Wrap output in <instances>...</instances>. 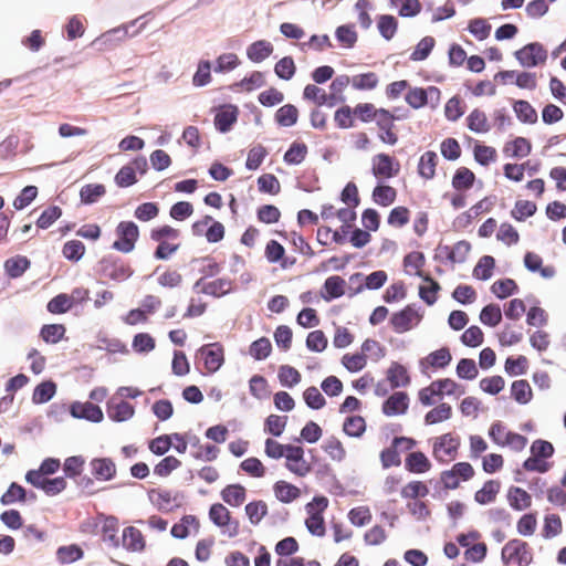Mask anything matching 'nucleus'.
Returning <instances> with one entry per match:
<instances>
[{
    "label": "nucleus",
    "mask_w": 566,
    "mask_h": 566,
    "mask_svg": "<svg viewBox=\"0 0 566 566\" xmlns=\"http://www.w3.org/2000/svg\"><path fill=\"white\" fill-rule=\"evenodd\" d=\"M530 452L531 455L522 463L525 471L544 474L552 469L553 463L547 460L554 457L555 447L551 441L541 438L534 440Z\"/></svg>",
    "instance_id": "1"
},
{
    "label": "nucleus",
    "mask_w": 566,
    "mask_h": 566,
    "mask_svg": "<svg viewBox=\"0 0 566 566\" xmlns=\"http://www.w3.org/2000/svg\"><path fill=\"white\" fill-rule=\"evenodd\" d=\"M94 272L115 282H124L134 274V270L115 254L104 255L94 266Z\"/></svg>",
    "instance_id": "2"
},
{
    "label": "nucleus",
    "mask_w": 566,
    "mask_h": 566,
    "mask_svg": "<svg viewBox=\"0 0 566 566\" xmlns=\"http://www.w3.org/2000/svg\"><path fill=\"white\" fill-rule=\"evenodd\" d=\"M421 306L417 303L407 304L403 308L390 315L389 324L397 334L411 331L422 319Z\"/></svg>",
    "instance_id": "3"
},
{
    "label": "nucleus",
    "mask_w": 566,
    "mask_h": 566,
    "mask_svg": "<svg viewBox=\"0 0 566 566\" xmlns=\"http://www.w3.org/2000/svg\"><path fill=\"white\" fill-rule=\"evenodd\" d=\"M501 560L505 566L512 562L518 566H528L533 562V554L526 542L513 538L503 546Z\"/></svg>",
    "instance_id": "4"
},
{
    "label": "nucleus",
    "mask_w": 566,
    "mask_h": 566,
    "mask_svg": "<svg viewBox=\"0 0 566 566\" xmlns=\"http://www.w3.org/2000/svg\"><path fill=\"white\" fill-rule=\"evenodd\" d=\"M196 357L203 363L206 373L202 375H212L217 373L224 364V348L219 342L205 344L197 349Z\"/></svg>",
    "instance_id": "5"
},
{
    "label": "nucleus",
    "mask_w": 566,
    "mask_h": 566,
    "mask_svg": "<svg viewBox=\"0 0 566 566\" xmlns=\"http://www.w3.org/2000/svg\"><path fill=\"white\" fill-rule=\"evenodd\" d=\"M115 233L117 239L113 242L112 249L122 253H129L135 249L139 239V227L134 221H120L115 228Z\"/></svg>",
    "instance_id": "6"
},
{
    "label": "nucleus",
    "mask_w": 566,
    "mask_h": 566,
    "mask_svg": "<svg viewBox=\"0 0 566 566\" xmlns=\"http://www.w3.org/2000/svg\"><path fill=\"white\" fill-rule=\"evenodd\" d=\"M521 66L526 69L536 67L547 60V50L537 41L530 42L513 53Z\"/></svg>",
    "instance_id": "7"
},
{
    "label": "nucleus",
    "mask_w": 566,
    "mask_h": 566,
    "mask_svg": "<svg viewBox=\"0 0 566 566\" xmlns=\"http://www.w3.org/2000/svg\"><path fill=\"white\" fill-rule=\"evenodd\" d=\"M214 113L213 125L218 133L227 134L232 130L238 122L240 109L231 103L221 104L212 108Z\"/></svg>",
    "instance_id": "8"
},
{
    "label": "nucleus",
    "mask_w": 566,
    "mask_h": 566,
    "mask_svg": "<svg viewBox=\"0 0 566 566\" xmlns=\"http://www.w3.org/2000/svg\"><path fill=\"white\" fill-rule=\"evenodd\" d=\"M474 473V469L469 462H457L450 470L441 472L440 480L444 489L455 490L460 485V480L469 481Z\"/></svg>",
    "instance_id": "9"
},
{
    "label": "nucleus",
    "mask_w": 566,
    "mask_h": 566,
    "mask_svg": "<svg viewBox=\"0 0 566 566\" xmlns=\"http://www.w3.org/2000/svg\"><path fill=\"white\" fill-rule=\"evenodd\" d=\"M67 410L74 419L86 420L93 423H101L104 420L102 408L90 401L82 402L75 400L70 403Z\"/></svg>",
    "instance_id": "10"
},
{
    "label": "nucleus",
    "mask_w": 566,
    "mask_h": 566,
    "mask_svg": "<svg viewBox=\"0 0 566 566\" xmlns=\"http://www.w3.org/2000/svg\"><path fill=\"white\" fill-rule=\"evenodd\" d=\"M400 171V164L388 154L380 153L373 157L371 174L378 179H390Z\"/></svg>",
    "instance_id": "11"
},
{
    "label": "nucleus",
    "mask_w": 566,
    "mask_h": 566,
    "mask_svg": "<svg viewBox=\"0 0 566 566\" xmlns=\"http://www.w3.org/2000/svg\"><path fill=\"white\" fill-rule=\"evenodd\" d=\"M92 476L96 481H112L116 478L117 468L109 457H96L88 462Z\"/></svg>",
    "instance_id": "12"
},
{
    "label": "nucleus",
    "mask_w": 566,
    "mask_h": 566,
    "mask_svg": "<svg viewBox=\"0 0 566 566\" xmlns=\"http://www.w3.org/2000/svg\"><path fill=\"white\" fill-rule=\"evenodd\" d=\"M285 468L297 476H305L312 470V467L304 459V449L301 446L289 444Z\"/></svg>",
    "instance_id": "13"
},
{
    "label": "nucleus",
    "mask_w": 566,
    "mask_h": 566,
    "mask_svg": "<svg viewBox=\"0 0 566 566\" xmlns=\"http://www.w3.org/2000/svg\"><path fill=\"white\" fill-rule=\"evenodd\" d=\"M495 196H488L480 200L478 203L471 207L470 210L462 212L459 214L453 221V228L455 229H464L469 227L473 219L480 216L484 210L489 211L491 207L495 203Z\"/></svg>",
    "instance_id": "14"
},
{
    "label": "nucleus",
    "mask_w": 566,
    "mask_h": 566,
    "mask_svg": "<svg viewBox=\"0 0 566 566\" xmlns=\"http://www.w3.org/2000/svg\"><path fill=\"white\" fill-rule=\"evenodd\" d=\"M409 395L406 391H395L382 401L381 411L387 417L401 416L408 411Z\"/></svg>",
    "instance_id": "15"
},
{
    "label": "nucleus",
    "mask_w": 566,
    "mask_h": 566,
    "mask_svg": "<svg viewBox=\"0 0 566 566\" xmlns=\"http://www.w3.org/2000/svg\"><path fill=\"white\" fill-rule=\"evenodd\" d=\"M346 281L339 275L328 276L319 291V296L325 302H332L345 295L346 293Z\"/></svg>",
    "instance_id": "16"
},
{
    "label": "nucleus",
    "mask_w": 566,
    "mask_h": 566,
    "mask_svg": "<svg viewBox=\"0 0 566 566\" xmlns=\"http://www.w3.org/2000/svg\"><path fill=\"white\" fill-rule=\"evenodd\" d=\"M107 417L113 422H125L135 415V407L126 400L115 402L113 399L106 402Z\"/></svg>",
    "instance_id": "17"
},
{
    "label": "nucleus",
    "mask_w": 566,
    "mask_h": 566,
    "mask_svg": "<svg viewBox=\"0 0 566 566\" xmlns=\"http://www.w3.org/2000/svg\"><path fill=\"white\" fill-rule=\"evenodd\" d=\"M437 251L444 253V259L451 263H463L471 251V243L460 240L453 247L439 244Z\"/></svg>",
    "instance_id": "18"
},
{
    "label": "nucleus",
    "mask_w": 566,
    "mask_h": 566,
    "mask_svg": "<svg viewBox=\"0 0 566 566\" xmlns=\"http://www.w3.org/2000/svg\"><path fill=\"white\" fill-rule=\"evenodd\" d=\"M122 545L128 552L142 553L146 548V541L137 527L127 526L123 530Z\"/></svg>",
    "instance_id": "19"
},
{
    "label": "nucleus",
    "mask_w": 566,
    "mask_h": 566,
    "mask_svg": "<svg viewBox=\"0 0 566 566\" xmlns=\"http://www.w3.org/2000/svg\"><path fill=\"white\" fill-rule=\"evenodd\" d=\"M31 268V261L25 255H14L3 263L4 273L9 279L21 277Z\"/></svg>",
    "instance_id": "20"
},
{
    "label": "nucleus",
    "mask_w": 566,
    "mask_h": 566,
    "mask_svg": "<svg viewBox=\"0 0 566 566\" xmlns=\"http://www.w3.org/2000/svg\"><path fill=\"white\" fill-rule=\"evenodd\" d=\"M220 496L228 505L239 507L247 499V489L240 483L228 484L221 490Z\"/></svg>",
    "instance_id": "21"
},
{
    "label": "nucleus",
    "mask_w": 566,
    "mask_h": 566,
    "mask_svg": "<svg viewBox=\"0 0 566 566\" xmlns=\"http://www.w3.org/2000/svg\"><path fill=\"white\" fill-rule=\"evenodd\" d=\"M386 375L391 389L406 387L411 381L407 367L398 361H392L390 364Z\"/></svg>",
    "instance_id": "22"
},
{
    "label": "nucleus",
    "mask_w": 566,
    "mask_h": 566,
    "mask_svg": "<svg viewBox=\"0 0 566 566\" xmlns=\"http://www.w3.org/2000/svg\"><path fill=\"white\" fill-rule=\"evenodd\" d=\"M432 464L422 451L410 452L405 459V469L413 474L426 473Z\"/></svg>",
    "instance_id": "23"
},
{
    "label": "nucleus",
    "mask_w": 566,
    "mask_h": 566,
    "mask_svg": "<svg viewBox=\"0 0 566 566\" xmlns=\"http://www.w3.org/2000/svg\"><path fill=\"white\" fill-rule=\"evenodd\" d=\"M438 155L433 150L424 151L418 161L417 172L424 180H431L436 176V168L438 165Z\"/></svg>",
    "instance_id": "24"
},
{
    "label": "nucleus",
    "mask_w": 566,
    "mask_h": 566,
    "mask_svg": "<svg viewBox=\"0 0 566 566\" xmlns=\"http://www.w3.org/2000/svg\"><path fill=\"white\" fill-rule=\"evenodd\" d=\"M416 275L421 277L426 283L430 284L429 289L424 287L423 285L419 286V297L427 305L432 306L438 300V292L441 290L440 283L423 272H416Z\"/></svg>",
    "instance_id": "25"
},
{
    "label": "nucleus",
    "mask_w": 566,
    "mask_h": 566,
    "mask_svg": "<svg viewBox=\"0 0 566 566\" xmlns=\"http://www.w3.org/2000/svg\"><path fill=\"white\" fill-rule=\"evenodd\" d=\"M273 50L270 41L258 40L247 48V57L253 63H261L273 53Z\"/></svg>",
    "instance_id": "26"
},
{
    "label": "nucleus",
    "mask_w": 566,
    "mask_h": 566,
    "mask_svg": "<svg viewBox=\"0 0 566 566\" xmlns=\"http://www.w3.org/2000/svg\"><path fill=\"white\" fill-rule=\"evenodd\" d=\"M57 385L53 379H46L38 384L32 394V402L34 405H43L49 402L55 395Z\"/></svg>",
    "instance_id": "27"
},
{
    "label": "nucleus",
    "mask_w": 566,
    "mask_h": 566,
    "mask_svg": "<svg viewBox=\"0 0 566 566\" xmlns=\"http://www.w3.org/2000/svg\"><path fill=\"white\" fill-rule=\"evenodd\" d=\"M273 492L275 497L284 504L292 503L301 496V490L296 485L284 480H280L274 483Z\"/></svg>",
    "instance_id": "28"
},
{
    "label": "nucleus",
    "mask_w": 566,
    "mask_h": 566,
    "mask_svg": "<svg viewBox=\"0 0 566 566\" xmlns=\"http://www.w3.org/2000/svg\"><path fill=\"white\" fill-rule=\"evenodd\" d=\"M460 447V439L452 433H444L436 438L433 442V454L438 458V452L443 450L447 455L455 457Z\"/></svg>",
    "instance_id": "29"
},
{
    "label": "nucleus",
    "mask_w": 566,
    "mask_h": 566,
    "mask_svg": "<svg viewBox=\"0 0 566 566\" xmlns=\"http://www.w3.org/2000/svg\"><path fill=\"white\" fill-rule=\"evenodd\" d=\"M475 180V174L471 169L459 167L452 176L451 185L455 191H467L474 186Z\"/></svg>",
    "instance_id": "30"
},
{
    "label": "nucleus",
    "mask_w": 566,
    "mask_h": 566,
    "mask_svg": "<svg viewBox=\"0 0 566 566\" xmlns=\"http://www.w3.org/2000/svg\"><path fill=\"white\" fill-rule=\"evenodd\" d=\"M507 501L514 511H524L532 505L531 495L520 486H511L507 491Z\"/></svg>",
    "instance_id": "31"
},
{
    "label": "nucleus",
    "mask_w": 566,
    "mask_h": 566,
    "mask_svg": "<svg viewBox=\"0 0 566 566\" xmlns=\"http://www.w3.org/2000/svg\"><path fill=\"white\" fill-rule=\"evenodd\" d=\"M308 153V147L304 142H293L283 155V161L289 166L302 164Z\"/></svg>",
    "instance_id": "32"
},
{
    "label": "nucleus",
    "mask_w": 566,
    "mask_h": 566,
    "mask_svg": "<svg viewBox=\"0 0 566 566\" xmlns=\"http://www.w3.org/2000/svg\"><path fill=\"white\" fill-rule=\"evenodd\" d=\"M298 115V108L289 103L276 109L274 120L280 127H292L296 125Z\"/></svg>",
    "instance_id": "33"
},
{
    "label": "nucleus",
    "mask_w": 566,
    "mask_h": 566,
    "mask_svg": "<svg viewBox=\"0 0 566 566\" xmlns=\"http://www.w3.org/2000/svg\"><path fill=\"white\" fill-rule=\"evenodd\" d=\"M397 190L389 186L378 182L371 192L373 201L380 207H389L396 201Z\"/></svg>",
    "instance_id": "34"
},
{
    "label": "nucleus",
    "mask_w": 566,
    "mask_h": 566,
    "mask_svg": "<svg viewBox=\"0 0 566 566\" xmlns=\"http://www.w3.org/2000/svg\"><path fill=\"white\" fill-rule=\"evenodd\" d=\"M490 291L494 294L499 300H505L510 296H513L520 292V287L515 280L511 277H504L495 281Z\"/></svg>",
    "instance_id": "35"
},
{
    "label": "nucleus",
    "mask_w": 566,
    "mask_h": 566,
    "mask_svg": "<svg viewBox=\"0 0 566 566\" xmlns=\"http://www.w3.org/2000/svg\"><path fill=\"white\" fill-rule=\"evenodd\" d=\"M501 483L499 480H488L483 486L474 493V501L478 504L486 505L492 503L500 492Z\"/></svg>",
    "instance_id": "36"
},
{
    "label": "nucleus",
    "mask_w": 566,
    "mask_h": 566,
    "mask_svg": "<svg viewBox=\"0 0 566 566\" xmlns=\"http://www.w3.org/2000/svg\"><path fill=\"white\" fill-rule=\"evenodd\" d=\"M366 429L365 418L358 415L347 416L343 422V432L350 438H361Z\"/></svg>",
    "instance_id": "37"
},
{
    "label": "nucleus",
    "mask_w": 566,
    "mask_h": 566,
    "mask_svg": "<svg viewBox=\"0 0 566 566\" xmlns=\"http://www.w3.org/2000/svg\"><path fill=\"white\" fill-rule=\"evenodd\" d=\"M376 20L377 29L381 38L386 41L394 39L398 31V19L392 14H378Z\"/></svg>",
    "instance_id": "38"
},
{
    "label": "nucleus",
    "mask_w": 566,
    "mask_h": 566,
    "mask_svg": "<svg viewBox=\"0 0 566 566\" xmlns=\"http://www.w3.org/2000/svg\"><path fill=\"white\" fill-rule=\"evenodd\" d=\"M513 111L517 119L523 124H536L538 120L536 109L525 99L514 101Z\"/></svg>",
    "instance_id": "39"
},
{
    "label": "nucleus",
    "mask_w": 566,
    "mask_h": 566,
    "mask_svg": "<svg viewBox=\"0 0 566 566\" xmlns=\"http://www.w3.org/2000/svg\"><path fill=\"white\" fill-rule=\"evenodd\" d=\"M511 398L520 405H527L533 399V390L526 379L514 380L511 384Z\"/></svg>",
    "instance_id": "40"
},
{
    "label": "nucleus",
    "mask_w": 566,
    "mask_h": 566,
    "mask_svg": "<svg viewBox=\"0 0 566 566\" xmlns=\"http://www.w3.org/2000/svg\"><path fill=\"white\" fill-rule=\"evenodd\" d=\"M106 193V187L103 184H86L80 190V201L82 205L91 206L96 203Z\"/></svg>",
    "instance_id": "41"
},
{
    "label": "nucleus",
    "mask_w": 566,
    "mask_h": 566,
    "mask_svg": "<svg viewBox=\"0 0 566 566\" xmlns=\"http://www.w3.org/2000/svg\"><path fill=\"white\" fill-rule=\"evenodd\" d=\"M118 531V518L113 515H103V524L101 527V532L103 534V539L105 542H109L113 547L117 548L120 545V539L117 536Z\"/></svg>",
    "instance_id": "42"
},
{
    "label": "nucleus",
    "mask_w": 566,
    "mask_h": 566,
    "mask_svg": "<svg viewBox=\"0 0 566 566\" xmlns=\"http://www.w3.org/2000/svg\"><path fill=\"white\" fill-rule=\"evenodd\" d=\"M337 42L345 49H353L358 40V34L353 23L340 24L335 30Z\"/></svg>",
    "instance_id": "43"
},
{
    "label": "nucleus",
    "mask_w": 566,
    "mask_h": 566,
    "mask_svg": "<svg viewBox=\"0 0 566 566\" xmlns=\"http://www.w3.org/2000/svg\"><path fill=\"white\" fill-rule=\"evenodd\" d=\"M85 458L81 454L67 457L63 462V473L66 479L76 480L84 471Z\"/></svg>",
    "instance_id": "44"
},
{
    "label": "nucleus",
    "mask_w": 566,
    "mask_h": 566,
    "mask_svg": "<svg viewBox=\"0 0 566 566\" xmlns=\"http://www.w3.org/2000/svg\"><path fill=\"white\" fill-rule=\"evenodd\" d=\"M503 315L497 303H490L482 307L479 314L480 322L488 327H495L502 322Z\"/></svg>",
    "instance_id": "45"
},
{
    "label": "nucleus",
    "mask_w": 566,
    "mask_h": 566,
    "mask_svg": "<svg viewBox=\"0 0 566 566\" xmlns=\"http://www.w3.org/2000/svg\"><path fill=\"white\" fill-rule=\"evenodd\" d=\"M495 259L492 255H483L473 268L472 275L480 281H488L492 277L495 268Z\"/></svg>",
    "instance_id": "46"
},
{
    "label": "nucleus",
    "mask_w": 566,
    "mask_h": 566,
    "mask_svg": "<svg viewBox=\"0 0 566 566\" xmlns=\"http://www.w3.org/2000/svg\"><path fill=\"white\" fill-rule=\"evenodd\" d=\"M84 551L78 544H70L60 546L56 549V559L60 564H72L82 559Z\"/></svg>",
    "instance_id": "47"
},
{
    "label": "nucleus",
    "mask_w": 566,
    "mask_h": 566,
    "mask_svg": "<svg viewBox=\"0 0 566 566\" xmlns=\"http://www.w3.org/2000/svg\"><path fill=\"white\" fill-rule=\"evenodd\" d=\"M232 281L227 277H219L203 285L201 293L213 297H222L229 294L232 289Z\"/></svg>",
    "instance_id": "48"
},
{
    "label": "nucleus",
    "mask_w": 566,
    "mask_h": 566,
    "mask_svg": "<svg viewBox=\"0 0 566 566\" xmlns=\"http://www.w3.org/2000/svg\"><path fill=\"white\" fill-rule=\"evenodd\" d=\"M528 359L524 355L509 356L504 363V371L510 377L522 376L527 373Z\"/></svg>",
    "instance_id": "49"
},
{
    "label": "nucleus",
    "mask_w": 566,
    "mask_h": 566,
    "mask_svg": "<svg viewBox=\"0 0 566 566\" xmlns=\"http://www.w3.org/2000/svg\"><path fill=\"white\" fill-rule=\"evenodd\" d=\"M272 343L271 340L262 336L255 340H253L249 346V355L258 361L266 359L272 353Z\"/></svg>",
    "instance_id": "50"
},
{
    "label": "nucleus",
    "mask_w": 566,
    "mask_h": 566,
    "mask_svg": "<svg viewBox=\"0 0 566 566\" xmlns=\"http://www.w3.org/2000/svg\"><path fill=\"white\" fill-rule=\"evenodd\" d=\"M66 327L63 324H44L39 336L46 344H57L65 336Z\"/></svg>",
    "instance_id": "51"
},
{
    "label": "nucleus",
    "mask_w": 566,
    "mask_h": 566,
    "mask_svg": "<svg viewBox=\"0 0 566 566\" xmlns=\"http://www.w3.org/2000/svg\"><path fill=\"white\" fill-rule=\"evenodd\" d=\"M452 416V407L447 402H441L424 415V424L431 426L449 420Z\"/></svg>",
    "instance_id": "52"
},
{
    "label": "nucleus",
    "mask_w": 566,
    "mask_h": 566,
    "mask_svg": "<svg viewBox=\"0 0 566 566\" xmlns=\"http://www.w3.org/2000/svg\"><path fill=\"white\" fill-rule=\"evenodd\" d=\"M27 489L18 482H11L7 491L0 496V503L8 506L14 503H23Z\"/></svg>",
    "instance_id": "53"
},
{
    "label": "nucleus",
    "mask_w": 566,
    "mask_h": 566,
    "mask_svg": "<svg viewBox=\"0 0 566 566\" xmlns=\"http://www.w3.org/2000/svg\"><path fill=\"white\" fill-rule=\"evenodd\" d=\"M277 378L282 387L293 388L302 380L301 373L290 365H281L277 371Z\"/></svg>",
    "instance_id": "54"
},
{
    "label": "nucleus",
    "mask_w": 566,
    "mask_h": 566,
    "mask_svg": "<svg viewBox=\"0 0 566 566\" xmlns=\"http://www.w3.org/2000/svg\"><path fill=\"white\" fill-rule=\"evenodd\" d=\"M245 514L252 525H259L260 522L268 515V505L262 500H254L249 502L245 507Z\"/></svg>",
    "instance_id": "55"
},
{
    "label": "nucleus",
    "mask_w": 566,
    "mask_h": 566,
    "mask_svg": "<svg viewBox=\"0 0 566 566\" xmlns=\"http://www.w3.org/2000/svg\"><path fill=\"white\" fill-rule=\"evenodd\" d=\"M195 525L199 527V521L195 515H184L178 523H175L170 528V534L174 538L185 539L189 536V526Z\"/></svg>",
    "instance_id": "56"
},
{
    "label": "nucleus",
    "mask_w": 566,
    "mask_h": 566,
    "mask_svg": "<svg viewBox=\"0 0 566 566\" xmlns=\"http://www.w3.org/2000/svg\"><path fill=\"white\" fill-rule=\"evenodd\" d=\"M86 248L80 240H69L62 248V255L72 263H77L83 259Z\"/></svg>",
    "instance_id": "57"
},
{
    "label": "nucleus",
    "mask_w": 566,
    "mask_h": 566,
    "mask_svg": "<svg viewBox=\"0 0 566 566\" xmlns=\"http://www.w3.org/2000/svg\"><path fill=\"white\" fill-rule=\"evenodd\" d=\"M148 499L159 511L169 512L172 507L168 505L172 501L171 492L168 490L150 489L147 492Z\"/></svg>",
    "instance_id": "58"
},
{
    "label": "nucleus",
    "mask_w": 566,
    "mask_h": 566,
    "mask_svg": "<svg viewBox=\"0 0 566 566\" xmlns=\"http://www.w3.org/2000/svg\"><path fill=\"white\" fill-rule=\"evenodd\" d=\"M156 347V340L149 333H137L133 337L132 348L135 353L146 355Z\"/></svg>",
    "instance_id": "59"
},
{
    "label": "nucleus",
    "mask_w": 566,
    "mask_h": 566,
    "mask_svg": "<svg viewBox=\"0 0 566 566\" xmlns=\"http://www.w3.org/2000/svg\"><path fill=\"white\" fill-rule=\"evenodd\" d=\"M275 75L283 81H290L296 73V65L291 55L283 56L274 64Z\"/></svg>",
    "instance_id": "60"
},
{
    "label": "nucleus",
    "mask_w": 566,
    "mask_h": 566,
    "mask_svg": "<svg viewBox=\"0 0 566 566\" xmlns=\"http://www.w3.org/2000/svg\"><path fill=\"white\" fill-rule=\"evenodd\" d=\"M468 128L476 134L489 132L488 118L484 112L479 108H474L467 117Z\"/></svg>",
    "instance_id": "61"
},
{
    "label": "nucleus",
    "mask_w": 566,
    "mask_h": 566,
    "mask_svg": "<svg viewBox=\"0 0 566 566\" xmlns=\"http://www.w3.org/2000/svg\"><path fill=\"white\" fill-rule=\"evenodd\" d=\"M537 211L535 202L530 200H517L514 209L511 211V217L518 222L525 221L527 218L533 217Z\"/></svg>",
    "instance_id": "62"
},
{
    "label": "nucleus",
    "mask_w": 566,
    "mask_h": 566,
    "mask_svg": "<svg viewBox=\"0 0 566 566\" xmlns=\"http://www.w3.org/2000/svg\"><path fill=\"white\" fill-rule=\"evenodd\" d=\"M287 423V416L270 415L264 420V432L279 438L283 434Z\"/></svg>",
    "instance_id": "63"
},
{
    "label": "nucleus",
    "mask_w": 566,
    "mask_h": 566,
    "mask_svg": "<svg viewBox=\"0 0 566 566\" xmlns=\"http://www.w3.org/2000/svg\"><path fill=\"white\" fill-rule=\"evenodd\" d=\"M62 214L63 211L61 207L51 205L41 212L35 221V226L42 230L49 229Z\"/></svg>",
    "instance_id": "64"
}]
</instances>
